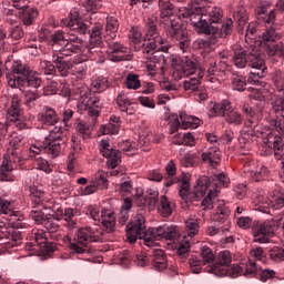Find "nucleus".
I'll list each match as a JSON object with an SVG mask.
<instances>
[{
	"label": "nucleus",
	"instance_id": "aec40b11",
	"mask_svg": "<svg viewBox=\"0 0 284 284\" xmlns=\"http://www.w3.org/2000/svg\"><path fill=\"white\" fill-rule=\"evenodd\" d=\"M272 234H274V230L272 229V222L270 221L258 224L253 230V236H254L255 243H267Z\"/></svg>",
	"mask_w": 284,
	"mask_h": 284
},
{
	"label": "nucleus",
	"instance_id": "ddd939ff",
	"mask_svg": "<svg viewBox=\"0 0 284 284\" xmlns=\"http://www.w3.org/2000/svg\"><path fill=\"white\" fill-rule=\"evenodd\" d=\"M6 69H9V72H7L6 79H7V83L8 85H10V79H14V81H19V79H26V77L28 75V73L30 72V68L23 63H21V60L18 61H7L4 63Z\"/></svg>",
	"mask_w": 284,
	"mask_h": 284
},
{
	"label": "nucleus",
	"instance_id": "6ab92c4d",
	"mask_svg": "<svg viewBox=\"0 0 284 284\" xmlns=\"http://www.w3.org/2000/svg\"><path fill=\"white\" fill-rule=\"evenodd\" d=\"M0 241H3L4 245H19L21 243V233L14 232L12 229H8V226L0 222Z\"/></svg>",
	"mask_w": 284,
	"mask_h": 284
},
{
	"label": "nucleus",
	"instance_id": "a211bd4d",
	"mask_svg": "<svg viewBox=\"0 0 284 284\" xmlns=\"http://www.w3.org/2000/svg\"><path fill=\"white\" fill-rule=\"evenodd\" d=\"M243 132L248 134V136H256L257 139H263L266 141L267 136H270L271 130L263 129L258 122L247 119L243 126Z\"/></svg>",
	"mask_w": 284,
	"mask_h": 284
},
{
	"label": "nucleus",
	"instance_id": "864d4df0",
	"mask_svg": "<svg viewBox=\"0 0 284 284\" xmlns=\"http://www.w3.org/2000/svg\"><path fill=\"white\" fill-rule=\"evenodd\" d=\"M50 45L52 47V52H54V50H59L57 45H61L63 48L65 45V33L61 30L55 31L51 36Z\"/></svg>",
	"mask_w": 284,
	"mask_h": 284
},
{
	"label": "nucleus",
	"instance_id": "2f4dec72",
	"mask_svg": "<svg viewBox=\"0 0 284 284\" xmlns=\"http://www.w3.org/2000/svg\"><path fill=\"white\" fill-rule=\"evenodd\" d=\"M121 131V119L116 115H111L109 123L100 129L101 134H119Z\"/></svg>",
	"mask_w": 284,
	"mask_h": 284
},
{
	"label": "nucleus",
	"instance_id": "e2e57ef3",
	"mask_svg": "<svg viewBox=\"0 0 284 284\" xmlns=\"http://www.w3.org/2000/svg\"><path fill=\"white\" fill-rule=\"evenodd\" d=\"M227 232H230V224H224L223 226H209V229L206 230V233L209 234V236H223V234H225V236L227 235Z\"/></svg>",
	"mask_w": 284,
	"mask_h": 284
},
{
	"label": "nucleus",
	"instance_id": "e433bc0d",
	"mask_svg": "<svg viewBox=\"0 0 284 284\" xmlns=\"http://www.w3.org/2000/svg\"><path fill=\"white\" fill-rule=\"evenodd\" d=\"M14 169L10 163V155H4L2 164L0 166V180L2 181H14V174L12 173Z\"/></svg>",
	"mask_w": 284,
	"mask_h": 284
},
{
	"label": "nucleus",
	"instance_id": "09e8293b",
	"mask_svg": "<svg viewBox=\"0 0 284 284\" xmlns=\"http://www.w3.org/2000/svg\"><path fill=\"white\" fill-rule=\"evenodd\" d=\"M91 88L94 92H105L110 88V81L105 77H95L91 80Z\"/></svg>",
	"mask_w": 284,
	"mask_h": 284
},
{
	"label": "nucleus",
	"instance_id": "2eb2a0df",
	"mask_svg": "<svg viewBox=\"0 0 284 284\" xmlns=\"http://www.w3.org/2000/svg\"><path fill=\"white\" fill-rule=\"evenodd\" d=\"M65 57H68V52H59V49H54L52 52V63H54L60 77H68L70 70L74 68L70 60H65Z\"/></svg>",
	"mask_w": 284,
	"mask_h": 284
},
{
	"label": "nucleus",
	"instance_id": "a19ab883",
	"mask_svg": "<svg viewBox=\"0 0 284 284\" xmlns=\"http://www.w3.org/2000/svg\"><path fill=\"white\" fill-rule=\"evenodd\" d=\"M207 185H211L212 190H219V187H227L230 185V176L225 172L215 173L212 176V182Z\"/></svg>",
	"mask_w": 284,
	"mask_h": 284
},
{
	"label": "nucleus",
	"instance_id": "c9c22d12",
	"mask_svg": "<svg viewBox=\"0 0 284 284\" xmlns=\"http://www.w3.org/2000/svg\"><path fill=\"white\" fill-rule=\"evenodd\" d=\"M63 148H65V142L44 140V152H47V154L50 155L51 159H57V156H59V154H61V152L63 151Z\"/></svg>",
	"mask_w": 284,
	"mask_h": 284
},
{
	"label": "nucleus",
	"instance_id": "0e129e2a",
	"mask_svg": "<svg viewBox=\"0 0 284 284\" xmlns=\"http://www.w3.org/2000/svg\"><path fill=\"white\" fill-rule=\"evenodd\" d=\"M74 125L77 132H79L82 139H90V125L85 124V122L81 120H77Z\"/></svg>",
	"mask_w": 284,
	"mask_h": 284
},
{
	"label": "nucleus",
	"instance_id": "c756f323",
	"mask_svg": "<svg viewBox=\"0 0 284 284\" xmlns=\"http://www.w3.org/2000/svg\"><path fill=\"white\" fill-rule=\"evenodd\" d=\"M175 207H176V204H174V202H170V200H168V196L162 195L160 197V202L158 205V212L160 216H163L164 219H170Z\"/></svg>",
	"mask_w": 284,
	"mask_h": 284
},
{
	"label": "nucleus",
	"instance_id": "58836bf2",
	"mask_svg": "<svg viewBox=\"0 0 284 284\" xmlns=\"http://www.w3.org/2000/svg\"><path fill=\"white\" fill-rule=\"evenodd\" d=\"M247 59L248 65L253 68V70H267L263 55H261V53H258L257 51L248 53Z\"/></svg>",
	"mask_w": 284,
	"mask_h": 284
},
{
	"label": "nucleus",
	"instance_id": "4c0bfd02",
	"mask_svg": "<svg viewBox=\"0 0 284 284\" xmlns=\"http://www.w3.org/2000/svg\"><path fill=\"white\" fill-rule=\"evenodd\" d=\"M45 204L38 202V204H34L31 210V219L37 223V225H41V223H45Z\"/></svg>",
	"mask_w": 284,
	"mask_h": 284
},
{
	"label": "nucleus",
	"instance_id": "052dcab7",
	"mask_svg": "<svg viewBox=\"0 0 284 284\" xmlns=\"http://www.w3.org/2000/svg\"><path fill=\"white\" fill-rule=\"evenodd\" d=\"M201 79H203V75H199L196 78H190L189 80H185L183 82L184 90H191V92H197L200 90L201 85Z\"/></svg>",
	"mask_w": 284,
	"mask_h": 284
},
{
	"label": "nucleus",
	"instance_id": "5fc2aeb1",
	"mask_svg": "<svg viewBox=\"0 0 284 284\" xmlns=\"http://www.w3.org/2000/svg\"><path fill=\"white\" fill-rule=\"evenodd\" d=\"M83 48V43L64 42V47L58 49V52H67L68 57L71 54H79Z\"/></svg>",
	"mask_w": 284,
	"mask_h": 284
},
{
	"label": "nucleus",
	"instance_id": "5701e85b",
	"mask_svg": "<svg viewBox=\"0 0 284 284\" xmlns=\"http://www.w3.org/2000/svg\"><path fill=\"white\" fill-rule=\"evenodd\" d=\"M142 52L144 57L148 59V63L144 65L148 71L149 77H156V63H159V52L161 50L152 49L151 52L148 53L145 51V47L142 48Z\"/></svg>",
	"mask_w": 284,
	"mask_h": 284
},
{
	"label": "nucleus",
	"instance_id": "9d476101",
	"mask_svg": "<svg viewBox=\"0 0 284 284\" xmlns=\"http://www.w3.org/2000/svg\"><path fill=\"white\" fill-rule=\"evenodd\" d=\"M42 83L43 79L41 78V73L33 70H29V73H27L23 79L19 78L18 80H14V77L12 75L9 79V88L18 89L22 92L26 88H34L37 90Z\"/></svg>",
	"mask_w": 284,
	"mask_h": 284
},
{
	"label": "nucleus",
	"instance_id": "423d86ee",
	"mask_svg": "<svg viewBox=\"0 0 284 284\" xmlns=\"http://www.w3.org/2000/svg\"><path fill=\"white\" fill-rule=\"evenodd\" d=\"M271 125L276 133L270 132L267 135L265 143H272L275 152V159L277 161V165H281V170L278 172L280 179L282 183H284V153L281 152L283 150V136H284V115L277 116L275 120H272Z\"/></svg>",
	"mask_w": 284,
	"mask_h": 284
},
{
	"label": "nucleus",
	"instance_id": "4468645a",
	"mask_svg": "<svg viewBox=\"0 0 284 284\" xmlns=\"http://www.w3.org/2000/svg\"><path fill=\"white\" fill-rule=\"evenodd\" d=\"M62 26H67L69 30L79 32V34H85L88 32V26L81 18V14H79V9L73 8L70 11V20L64 19L62 20Z\"/></svg>",
	"mask_w": 284,
	"mask_h": 284
},
{
	"label": "nucleus",
	"instance_id": "9b49d317",
	"mask_svg": "<svg viewBox=\"0 0 284 284\" xmlns=\"http://www.w3.org/2000/svg\"><path fill=\"white\" fill-rule=\"evenodd\" d=\"M196 68L199 64L196 63V59L190 55H185L181 59L179 65H176L173 70V79L175 81H181L183 77H190L196 72Z\"/></svg>",
	"mask_w": 284,
	"mask_h": 284
},
{
	"label": "nucleus",
	"instance_id": "f3484780",
	"mask_svg": "<svg viewBox=\"0 0 284 284\" xmlns=\"http://www.w3.org/2000/svg\"><path fill=\"white\" fill-rule=\"evenodd\" d=\"M106 54L109 61H113V63H119V61H126L128 47L116 41H110L108 42Z\"/></svg>",
	"mask_w": 284,
	"mask_h": 284
},
{
	"label": "nucleus",
	"instance_id": "338daca9",
	"mask_svg": "<svg viewBox=\"0 0 284 284\" xmlns=\"http://www.w3.org/2000/svg\"><path fill=\"white\" fill-rule=\"evenodd\" d=\"M234 18L236 19V21H239L240 26H245V23H247V10L245 9V7H237L234 12Z\"/></svg>",
	"mask_w": 284,
	"mask_h": 284
},
{
	"label": "nucleus",
	"instance_id": "f8f14e48",
	"mask_svg": "<svg viewBox=\"0 0 284 284\" xmlns=\"http://www.w3.org/2000/svg\"><path fill=\"white\" fill-rule=\"evenodd\" d=\"M99 148L102 156L108 159L106 165L114 170L121 163V152L110 148V140H101Z\"/></svg>",
	"mask_w": 284,
	"mask_h": 284
},
{
	"label": "nucleus",
	"instance_id": "0eeeda50",
	"mask_svg": "<svg viewBox=\"0 0 284 284\" xmlns=\"http://www.w3.org/2000/svg\"><path fill=\"white\" fill-rule=\"evenodd\" d=\"M146 30V39L149 42L143 44L144 52H152V50H161V52H170V48L172 45L164 39L161 34H159V27H156V17H150L145 22Z\"/></svg>",
	"mask_w": 284,
	"mask_h": 284
},
{
	"label": "nucleus",
	"instance_id": "13d9d810",
	"mask_svg": "<svg viewBox=\"0 0 284 284\" xmlns=\"http://www.w3.org/2000/svg\"><path fill=\"white\" fill-rule=\"evenodd\" d=\"M83 61H88V58H84L81 60V62L77 63L72 71L73 77H77V79H79L80 81H82V79H85V74H88V65H85Z\"/></svg>",
	"mask_w": 284,
	"mask_h": 284
},
{
	"label": "nucleus",
	"instance_id": "72a5a7b5",
	"mask_svg": "<svg viewBox=\"0 0 284 284\" xmlns=\"http://www.w3.org/2000/svg\"><path fill=\"white\" fill-rule=\"evenodd\" d=\"M7 221L8 225H10L12 230H23V227H26V216H23L19 211L10 212Z\"/></svg>",
	"mask_w": 284,
	"mask_h": 284
},
{
	"label": "nucleus",
	"instance_id": "20e7f679",
	"mask_svg": "<svg viewBox=\"0 0 284 284\" xmlns=\"http://www.w3.org/2000/svg\"><path fill=\"white\" fill-rule=\"evenodd\" d=\"M21 103L22 100L19 94L11 97L10 105L7 110L6 123L0 122V136H7L10 123H12L17 130H28V128H30L28 119H26L23 110H21Z\"/></svg>",
	"mask_w": 284,
	"mask_h": 284
},
{
	"label": "nucleus",
	"instance_id": "c03bdc74",
	"mask_svg": "<svg viewBox=\"0 0 284 284\" xmlns=\"http://www.w3.org/2000/svg\"><path fill=\"white\" fill-rule=\"evenodd\" d=\"M209 193L206 197L203 199L201 205L204 207V210H212L214 207V201H216V197L219 196V190L212 189V185H207Z\"/></svg>",
	"mask_w": 284,
	"mask_h": 284
},
{
	"label": "nucleus",
	"instance_id": "39448f33",
	"mask_svg": "<svg viewBox=\"0 0 284 284\" xmlns=\"http://www.w3.org/2000/svg\"><path fill=\"white\" fill-rule=\"evenodd\" d=\"M70 241V250L73 254H85L88 250V243H100L103 241V231L101 227L84 226L78 229L75 232L74 241L68 237Z\"/></svg>",
	"mask_w": 284,
	"mask_h": 284
},
{
	"label": "nucleus",
	"instance_id": "412c9836",
	"mask_svg": "<svg viewBox=\"0 0 284 284\" xmlns=\"http://www.w3.org/2000/svg\"><path fill=\"white\" fill-rule=\"evenodd\" d=\"M135 201L136 203H141V205H149V207H154L156 203H159V190L149 189L145 196H143V190L136 189Z\"/></svg>",
	"mask_w": 284,
	"mask_h": 284
},
{
	"label": "nucleus",
	"instance_id": "f704fd0d",
	"mask_svg": "<svg viewBox=\"0 0 284 284\" xmlns=\"http://www.w3.org/2000/svg\"><path fill=\"white\" fill-rule=\"evenodd\" d=\"M40 121L43 125H57L59 123V113L53 108L45 106L44 112L40 115Z\"/></svg>",
	"mask_w": 284,
	"mask_h": 284
},
{
	"label": "nucleus",
	"instance_id": "6e6d98bb",
	"mask_svg": "<svg viewBox=\"0 0 284 284\" xmlns=\"http://www.w3.org/2000/svg\"><path fill=\"white\" fill-rule=\"evenodd\" d=\"M278 37V32H276V28H274V26L266 27L265 31L261 34L262 41L266 43H274Z\"/></svg>",
	"mask_w": 284,
	"mask_h": 284
},
{
	"label": "nucleus",
	"instance_id": "7c9ffc66",
	"mask_svg": "<svg viewBox=\"0 0 284 284\" xmlns=\"http://www.w3.org/2000/svg\"><path fill=\"white\" fill-rule=\"evenodd\" d=\"M180 121L182 130H196L201 125V119L185 112H180Z\"/></svg>",
	"mask_w": 284,
	"mask_h": 284
},
{
	"label": "nucleus",
	"instance_id": "680f3d73",
	"mask_svg": "<svg viewBox=\"0 0 284 284\" xmlns=\"http://www.w3.org/2000/svg\"><path fill=\"white\" fill-rule=\"evenodd\" d=\"M39 70L42 72V74L45 75H52L57 73V67L52 61L42 60L39 64Z\"/></svg>",
	"mask_w": 284,
	"mask_h": 284
},
{
	"label": "nucleus",
	"instance_id": "8fccbe9b",
	"mask_svg": "<svg viewBox=\"0 0 284 284\" xmlns=\"http://www.w3.org/2000/svg\"><path fill=\"white\" fill-rule=\"evenodd\" d=\"M102 30H103V26L101 23L95 24L91 29L89 45H101V43H103V37L101 36Z\"/></svg>",
	"mask_w": 284,
	"mask_h": 284
},
{
	"label": "nucleus",
	"instance_id": "bf43d9fd",
	"mask_svg": "<svg viewBox=\"0 0 284 284\" xmlns=\"http://www.w3.org/2000/svg\"><path fill=\"white\" fill-rule=\"evenodd\" d=\"M232 88L237 92H245V88H247V80L243 75H233Z\"/></svg>",
	"mask_w": 284,
	"mask_h": 284
},
{
	"label": "nucleus",
	"instance_id": "49530a36",
	"mask_svg": "<svg viewBox=\"0 0 284 284\" xmlns=\"http://www.w3.org/2000/svg\"><path fill=\"white\" fill-rule=\"evenodd\" d=\"M106 37L110 39L116 38V32H119V20L114 16L106 17Z\"/></svg>",
	"mask_w": 284,
	"mask_h": 284
},
{
	"label": "nucleus",
	"instance_id": "6e6552de",
	"mask_svg": "<svg viewBox=\"0 0 284 284\" xmlns=\"http://www.w3.org/2000/svg\"><path fill=\"white\" fill-rule=\"evenodd\" d=\"M77 108L79 112H88L89 116H92V120L97 121V116L101 114V100L94 95L90 88L82 87Z\"/></svg>",
	"mask_w": 284,
	"mask_h": 284
},
{
	"label": "nucleus",
	"instance_id": "a878e982",
	"mask_svg": "<svg viewBox=\"0 0 284 284\" xmlns=\"http://www.w3.org/2000/svg\"><path fill=\"white\" fill-rule=\"evenodd\" d=\"M217 207L216 212L213 215V221H216L217 223H224V225L229 224V227H231L230 223V209L225 206V201L219 200L217 201Z\"/></svg>",
	"mask_w": 284,
	"mask_h": 284
},
{
	"label": "nucleus",
	"instance_id": "c85d7f7f",
	"mask_svg": "<svg viewBox=\"0 0 284 284\" xmlns=\"http://www.w3.org/2000/svg\"><path fill=\"white\" fill-rule=\"evenodd\" d=\"M116 103L121 112H125L128 114H134V112H136V103L128 99V95L123 92L119 93Z\"/></svg>",
	"mask_w": 284,
	"mask_h": 284
},
{
	"label": "nucleus",
	"instance_id": "cd10ccee",
	"mask_svg": "<svg viewBox=\"0 0 284 284\" xmlns=\"http://www.w3.org/2000/svg\"><path fill=\"white\" fill-rule=\"evenodd\" d=\"M265 205L272 210H283L284 207V193L275 190L268 194Z\"/></svg>",
	"mask_w": 284,
	"mask_h": 284
},
{
	"label": "nucleus",
	"instance_id": "4d7b16f0",
	"mask_svg": "<svg viewBox=\"0 0 284 284\" xmlns=\"http://www.w3.org/2000/svg\"><path fill=\"white\" fill-rule=\"evenodd\" d=\"M256 71H251L248 73V83L252 85H261V79H264L265 74H267V70L255 69Z\"/></svg>",
	"mask_w": 284,
	"mask_h": 284
},
{
	"label": "nucleus",
	"instance_id": "69168bd1",
	"mask_svg": "<svg viewBox=\"0 0 284 284\" xmlns=\"http://www.w3.org/2000/svg\"><path fill=\"white\" fill-rule=\"evenodd\" d=\"M268 256L275 263H281V261H284V247L274 246L270 250Z\"/></svg>",
	"mask_w": 284,
	"mask_h": 284
},
{
	"label": "nucleus",
	"instance_id": "de8ad7c7",
	"mask_svg": "<svg viewBox=\"0 0 284 284\" xmlns=\"http://www.w3.org/2000/svg\"><path fill=\"white\" fill-rule=\"evenodd\" d=\"M226 123H229V125H233L234 128L239 126V125H243V114H241V112H239V110L236 109H231V111H229L226 113V118H224Z\"/></svg>",
	"mask_w": 284,
	"mask_h": 284
},
{
	"label": "nucleus",
	"instance_id": "473e14b6",
	"mask_svg": "<svg viewBox=\"0 0 284 284\" xmlns=\"http://www.w3.org/2000/svg\"><path fill=\"white\" fill-rule=\"evenodd\" d=\"M105 50L101 44H88V58L95 63H103L105 61Z\"/></svg>",
	"mask_w": 284,
	"mask_h": 284
},
{
	"label": "nucleus",
	"instance_id": "37998d69",
	"mask_svg": "<svg viewBox=\"0 0 284 284\" xmlns=\"http://www.w3.org/2000/svg\"><path fill=\"white\" fill-rule=\"evenodd\" d=\"M247 55H248L247 51L243 49L236 50L233 55V63L235 68H239L240 70H243V68H246L248 63Z\"/></svg>",
	"mask_w": 284,
	"mask_h": 284
},
{
	"label": "nucleus",
	"instance_id": "1a4fd4ad",
	"mask_svg": "<svg viewBox=\"0 0 284 284\" xmlns=\"http://www.w3.org/2000/svg\"><path fill=\"white\" fill-rule=\"evenodd\" d=\"M179 194L183 203L200 201V199H203V196L207 194V178L197 180L193 192H190V182H187V180H182L179 184Z\"/></svg>",
	"mask_w": 284,
	"mask_h": 284
},
{
	"label": "nucleus",
	"instance_id": "7ed1b4c3",
	"mask_svg": "<svg viewBox=\"0 0 284 284\" xmlns=\"http://www.w3.org/2000/svg\"><path fill=\"white\" fill-rule=\"evenodd\" d=\"M161 8V23L163 26L164 32L169 39L172 41H178V45L182 52H185L190 48V38L185 31H183V26L181 24V13L179 17L174 16V4L170 3L168 0L160 2Z\"/></svg>",
	"mask_w": 284,
	"mask_h": 284
},
{
	"label": "nucleus",
	"instance_id": "a18cd8bd",
	"mask_svg": "<svg viewBox=\"0 0 284 284\" xmlns=\"http://www.w3.org/2000/svg\"><path fill=\"white\" fill-rule=\"evenodd\" d=\"M153 257H154V267L159 272H163V270L168 267V261H165V252L161 248H155L153 251Z\"/></svg>",
	"mask_w": 284,
	"mask_h": 284
},
{
	"label": "nucleus",
	"instance_id": "dca6fc26",
	"mask_svg": "<svg viewBox=\"0 0 284 284\" xmlns=\"http://www.w3.org/2000/svg\"><path fill=\"white\" fill-rule=\"evenodd\" d=\"M230 263H232V253L230 251H222L219 253L217 261L210 267L209 272L219 278H223Z\"/></svg>",
	"mask_w": 284,
	"mask_h": 284
},
{
	"label": "nucleus",
	"instance_id": "3c124183",
	"mask_svg": "<svg viewBox=\"0 0 284 284\" xmlns=\"http://www.w3.org/2000/svg\"><path fill=\"white\" fill-rule=\"evenodd\" d=\"M91 183L98 190H108V174L103 171H98L91 179Z\"/></svg>",
	"mask_w": 284,
	"mask_h": 284
},
{
	"label": "nucleus",
	"instance_id": "393cba45",
	"mask_svg": "<svg viewBox=\"0 0 284 284\" xmlns=\"http://www.w3.org/2000/svg\"><path fill=\"white\" fill-rule=\"evenodd\" d=\"M202 161L211 165V168H217L219 163H221V150L217 146L209 148L202 153Z\"/></svg>",
	"mask_w": 284,
	"mask_h": 284
},
{
	"label": "nucleus",
	"instance_id": "79ce46f5",
	"mask_svg": "<svg viewBox=\"0 0 284 284\" xmlns=\"http://www.w3.org/2000/svg\"><path fill=\"white\" fill-rule=\"evenodd\" d=\"M250 178L256 183L267 181L270 179V170L265 165L257 166V169L250 171Z\"/></svg>",
	"mask_w": 284,
	"mask_h": 284
},
{
	"label": "nucleus",
	"instance_id": "4be33fe9",
	"mask_svg": "<svg viewBox=\"0 0 284 284\" xmlns=\"http://www.w3.org/2000/svg\"><path fill=\"white\" fill-rule=\"evenodd\" d=\"M18 17L23 26H32L39 17V10L37 8L24 4V7L18 9Z\"/></svg>",
	"mask_w": 284,
	"mask_h": 284
},
{
	"label": "nucleus",
	"instance_id": "bb28decb",
	"mask_svg": "<svg viewBox=\"0 0 284 284\" xmlns=\"http://www.w3.org/2000/svg\"><path fill=\"white\" fill-rule=\"evenodd\" d=\"M232 111V102L222 100L220 103H212L210 108V116H227V112Z\"/></svg>",
	"mask_w": 284,
	"mask_h": 284
},
{
	"label": "nucleus",
	"instance_id": "f03ea898",
	"mask_svg": "<svg viewBox=\"0 0 284 284\" xmlns=\"http://www.w3.org/2000/svg\"><path fill=\"white\" fill-rule=\"evenodd\" d=\"M181 236L179 227L174 225L163 224L158 227H150L145 230V217L141 214L135 215L134 223L126 225V240L129 243H136L140 239L144 241L146 247H156L159 239H166V241H176Z\"/></svg>",
	"mask_w": 284,
	"mask_h": 284
},
{
	"label": "nucleus",
	"instance_id": "774afa93",
	"mask_svg": "<svg viewBox=\"0 0 284 284\" xmlns=\"http://www.w3.org/2000/svg\"><path fill=\"white\" fill-rule=\"evenodd\" d=\"M125 87L128 90H139L141 88V80L136 74H129L125 79Z\"/></svg>",
	"mask_w": 284,
	"mask_h": 284
},
{
	"label": "nucleus",
	"instance_id": "b1692460",
	"mask_svg": "<svg viewBox=\"0 0 284 284\" xmlns=\"http://www.w3.org/2000/svg\"><path fill=\"white\" fill-rule=\"evenodd\" d=\"M101 224L104 232L111 234L116 230V215L112 210L103 209L101 212Z\"/></svg>",
	"mask_w": 284,
	"mask_h": 284
},
{
	"label": "nucleus",
	"instance_id": "f257e3e1",
	"mask_svg": "<svg viewBox=\"0 0 284 284\" xmlns=\"http://www.w3.org/2000/svg\"><path fill=\"white\" fill-rule=\"evenodd\" d=\"M180 17L189 19L191 26L202 34L225 38L234 30V21L232 19L223 21V9L219 7L205 9L201 3H195L191 9L180 10Z\"/></svg>",
	"mask_w": 284,
	"mask_h": 284
},
{
	"label": "nucleus",
	"instance_id": "ea45409f",
	"mask_svg": "<svg viewBox=\"0 0 284 284\" xmlns=\"http://www.w3.org/2000/svg\"><path fill=\"white\" fill-rule=\"evenodd\" d=\"M131 210H132V200H130V197H125L121 205L119 217H118V223L120 225H125V223H128V221L130 220Z\"/></svg>",
	"mask_w": 284,
	"mask_h": 284
},
{
	"label": "nucleus",
	"instance_id": "603ef678",
	"mask_svg": "<svg viewBox=\"0 0 284 284\" xmlns=\"http://www.w3.org/2000/svg\"><path fill=\"white\" fill-rule=\"evenodd\" d=\"M186 234L190 239H194L199 234V219L190 217L185 221Z\"/></svg>",
	"mask_w": 284,
	"mask_h": 284
}]
</instances>
